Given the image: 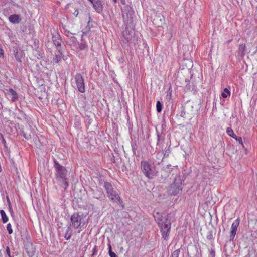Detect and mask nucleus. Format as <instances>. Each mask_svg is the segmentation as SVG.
Listing matches in <instances>:
<instances>
[{"label": "nucleus", "mask_w": 257, "mask_h": 257, "mask_svg": "<svg viewBox=\"0 0 257 257\" xmlns=\"http://www.w3.org/2000/svg\"><path fill=\"white\" fill-rule=\"evenodd\" d=\"M156 108L158 112H161L162 110V105L159 101L157 102Z\"/></svg>", "instance_id": "30"}, {"label": "nucleus", "mask_w": 257, "mask_h": 257, "mask_svg": "<svg viewBox=\"0 0 257 257\" xmlns=\"http://www.w3.org/2000/svg\"><path fill=\"white\" fill-rule=\"evenodd\" d=\"M157 145L159 146V142L161 140V136H160V135L158 132V131H157Z\"/></svg>", "instance_id": "43"}, {"label": "nucleus", "mask_w": 257, "mask_h": 257, "mask_svg": "<svg viewBox=\"0 0 257 257\" xmlns=\"http://www.w3.org/2000/svg\"><path fill=\"white\" fill-rule=\"evenodd\" d=\"M162 155H163V153H161V152H158L157 155H156V157L158 159H159L160 160V161H158L157 162V163L158 164H159L163 160L164 157H162Z\"/></svg>", "instance_id": "33"}, {"label": "nucleus", "mask_w": 257, "mask_h": 257, "mask_svg": "<svg viewBox=\"0 0 257 257\" xmlns=\"http://www.w3.org/2000/svg\"><path fill=\"white\" fill-rule=\"evenodd\" d=\"M153 217L160 228L162 238L168 240L171 230V223L169 219L168 215L154 212Z\"/></svg>", "instance_id": "1"}, {"label": "nucleus", "mask_w": 257, "mask_h": 257, "mask_svg": "<svg viewBox=\"0 0 257 257\" xmlns=\"http://www.w3.org/2000/svg\"><path fill=\"white\" fill-rule=\"evenodd\" d=\"M133 150L134 153H135V151H134V150H135V149H134V147H133Z\"/></svg>", "instance_id": "50"}, {"label": "nucleus", "mask_w": 257, "mask_h": 257, "mask_svg": "<svg viewBox=\"0 0 257 257\" xmlns=\"http://www.w3.org/2000/svg\"><path fill=\"white\" fill-rule=\"evenodd\" d=\"M181 116L183 117L184 118H186V117L188 118V116L187 115V112H185V109L183 107H182V110L181 112Z\"/></svg>", "instance_id": "38"}, {"label": "nucleus", "mask_w": 257, "mask_h": 257, "mask_svg": "<svg viewBox=\"0 0 257 257\" xmlns=\"http://www.w3.org/2000/svg\"><path fill=\"white\" fill-rule=\"evenodd\" d=\"M236 140L237 141H238L239 142V143L240 144H241L243 146V147H244V145H243V144L242 138L241 137H238L237 138H236Z\"/></svg>", "instance_id": "41"}, {"label": "nucleus", "mask_w": 257, "mask_h": 257, "mask_svg": "<svg viewBox=\"0 0 257 257\" xmlns=\"http://www.w3.org/2000/svg\"><path fill=\"white\" fill-rule=\"evenodd\" d=\"M114 3H116L117 0H113Z\"/></svg>", "instance_id": "51"}, {"label": "nucleus", "mask_w": 257, "mask_h": 257, "mask_svg": "<svg viewBox=\"0 0 257 257\" xmlns=\"http://www.w3.org/2000/svg\"><path fill=\"white\" fill-rule=\"evenodd\" d=\"M240 220L236 219L232 224L231 231L229 235V240L233 241L236 234L237 229L239 226Z\"/></svg>", "instance_id": "11"}, {"label": "nucleus", "mask_w": 257, "mask_h": 257, "mask_svg": "<svg viewBox=\"0 0 257 257\" xmlns=\"http://www.w3.org/2000/svg\"><path fill=\"white\" fill-rule=\"evenodd\" d=\"M171 153V150L170 149V147L165 150V152L163 153V157H167L169 155V154Z\"/></svg>", "instance_id": "35"}, {"label": "nucleus", "mask_w": 257, "mask_h": 257, "mask_svg": "<svg viewBox=\"0 0 257 257\" xmlns=\"http://www.w3.org/2000/svg\"><path fill=\"white\" fill-rule=\"evenodd\" d=\"M123 37L126 41V43L129 44H135V32L134 30L131 28H128L126 26L125 30L123 32Z\"/></svg>", "instance_id": "8"}, {"label": "nucleus", "mask_w": 257, "mask_h": 257, "mask_svg": "<svg viewBox=\"0 0 257 257\" xmlns=\"http://www.w3.org/2000/svg\"><path fill=\"white\" fill-rule=\"evenodd\" d=\"M141 169L145 176L149 179H152L156 175V173L149 163L146 161H142L141 163Z\"/></svg>", "instance_id": "6"}, {"label": "nucleus", "mask_w": 257, "mask_h": 257, "mask_svg": "<svg viewBox=\"0 0 257 257\" xmlns=\"http://www.w3.org/2000/svg\"><path fill=\"white\" fill-rule=\"evenodd\" d=\"M9 20L13 24H18L21 21L22 18L19 15L13 14L9 17Z\"/></svg>", "instance_id": "17"}, {"label": "nucleus", "mask_w": 257, "mask_h": 257, "mask_svg": "<svg viewBox=\"0 0 257 257\" xmlns=\"http://www.w3.org/2000/svg\"><path fill=\"white\" fill-rule=\"evenodd\" d=\"M122 16L125 26L132 24L134 16V11L130 5H125L121 8Z\"/></svg>", "instance_id": "5"}, {"label": "nucleus", "mask_w": 257, "mask_h": 257, "mask_svg": "<svg viewBox=\"0 0 257 257\" xmlns=\"http://www.w3.org/2000/svg\"><path fill=\"white\" fill-rule=\"evenodd\" d=\"M52 42L55 46L58 45V44L59 43H61L62 41L61 37L58 33L52 34Z\"/></svg>", "instance_id": "20"}, {"label": "nucleus", "mask_w": 257, "mask_h": 257, "mask_svg": "<svg viewBox=\"0 0 257 257\" xmlns=\"http://www.w3.org/2000/svg\"><path fill=\"white\" fill-rule=\"evenodd\" d=\"M171 165H168L166 167H164L160 171L161 176L163 177L162 174H164V176L163 178H166L168 177L170 173L172 171V168H171Z\"/></svg>", "instance_id": "14"}, {"label": "nucleus", "mask_w": 257, "mask_h": 257, "mask_svg": "<svg viewBox=\"0 0 257 257\" xmlns=\"http://www.w3.org/2000/svg\"><path fill=\"white\" fill-rule=\"evenodd\" d=\"M121 3L124 5H125V0H120Z\"/></svg>", "instance_id": "46"}, {"label": "nucleus", "mask_w": 257, "mask_h": 257, "mask_svg": "<svg viewBox=\"0 0 257 257\" xmlns=\"http://www.w3.org/2000/svg\"><path fill=\"white\" fill-rule=\"evenodd\" d=\"M231 137L235 139V140H236V138H237L238 137L236 136V135L235 134V136H234L233 137Z\"/></svg>", "instance_id": "49"}, {"label": "nucleus", "mask_w": 257, "mask_h": 257, "mask_svg": "<svg viewBox=\"0 0 257 257\" xmlns=\"http://www.w3.org/2000/svg\"><path fill=\"white\" fill-rule=\"evenodd\" d=\"M70 220V224L74 229H78V233L84 229L88 223V219L86 218V215L79 212L73 213L71 216Z\"/></svg>", "instance_id": "3"}, {"label": "nucleus", "mask_w": 257, "mask_h": 257, "mask_svg": "<svg viewBox=\"0 0 257 257\" xmlns=\"http://www.w3.org/2000/svg\"><path fill=\"white\" fill-rule=\"evenodd\" d=\"M57 51L60 53V54L62 55L63 52H62V47L61 45V43H59L58 45H55Z\"/></svg>", "instance_id": "34"}, {"label": "nucleus", "mask_w": 257, "mask_h": 257, "mask_svg": "<svg viewBox=\"0 0 257 257\" xmlns=\"http://www.w3.org/2000/svg\"><path fill=\"white\" fill-rule=\"evenodd\" d=\"M183 108H184L185 112H187L188 118H191L195 112L192 104L190 102H187L183 106Z\"/></svg>", "instance_id": "12"}, {"label": "nucleus", "mask_w": 257, "mask_h": 257, "mask_svg": "<svg viewBox=\"0 0 257 257\" xmlns=\"http://www.w3.org/2000/svg\"><path fill=\"white\" fill-rule=\"evenodd\" d=\"M7 95L11 101L14 102L18 99V96L17 92L12 88H9L6 90Z\"/></svg>", "instance_id": "13"}, {"label": "nucleus", "mask_w": 257, "mask_h": 257, "mask_svg": "<svg viewBox=\"0 0 257 257\" xmlns=\"http://www.w3.org/2000/svg\"><path fill=\"white\" fill-rule=\"evenodd\" d=\"M230 92L229 90L225 88L224 89L223 92L221 94V96L223 98H226L228 97V96L230 95Z\"/></svg>", "instance_id": "27"}, {"label": "nucleus", "mask_w": 257, "mask_h": 257, "mask_svg": "<svg viewBox=\"0 0 257 257\" xmlns=\"http://www.w3.org/2000/svg\"><path fill=\"white\" fill-rule=\"evenodd\" d=\"M182 182L180 178V177L176 178L173 183L171 185L170 187V194L172 195L175 196L180 193L182 189Z\"/></svg>", "instance_id": "7"}, {"label": "nucleus", "mask_w": 257, "mask_h": 257, "mask_svg": "<svg viewBox=\"0 0 257 257\" xmlns=\"http://www.w3.org/2000/svg\"><path fill=\"white\" fill-rule=\"evenodd\" d=\"M216 233V229L213 228L211 230H210L207 234L206 238L207 239L210 240L211 243H213L214 240V235Z\"/></svg>", "instance_id": "21"}, {"label": "nucleus", "mask_w": 257, "mask_h": 257, "mask_svg": "<svg viewBox=\"0 0 257 257\" xmlns=\"http://www.w3.org/2000/svg\"><path fill=\"white\" fill-rule=\"evenodd\" d=\"M103 187L106 191L108 198L112 202H115L117 204L122 203L118 193L114 190L112 184L108 182H104Z\"/></svg>", "instance_id": "4"}, {"label": "nucleus", "mask_w": 257, "mask_h": 257, "mask_svg": "<svg viewBox=\"0 0 257 257\" xmlns=\"http://www.w3.org/2000/svg\"><path fill=\"white\" fill-rule=\"evenodd\" d=\"M61 55H61V54L55 55L54 56V57L53 58L52 62L54 63H57L59 62L61 60Z\"/></svg>", "instance_id": "28"}, {"label": "nucleus", "mask_w": 257, "mask_h": 257, "mask_svg": "<svg viewBox=\"0 0 257 257\" xmlns=\"http://www.w3.org/2000/svg\"><path fill=\"white\" fill-rule=\"evenodd\" d=\"M7 202L8 204L9 210L11 213L12 217H14V213L13 210L12 209V205H11L10 200L8 196L7 197Z\"/></svg>", "instance_id": "26"}, {"label": "nucleus", "mask_w": 257, "mask_h": 257, "mask_svg": "<svg viewBox=\"0 0 257 257\" xmlns=\"http://www.w3.org/2000/svg\"><path fill=\"white\" fill-rule=\"evenodd\" d=\"M0 214L2 217V221L3 223H6L8 221V218L5 212L3 210H0Z\"/></svg>", "instance_id": "24"}, {"label": "nucleus", "mask_w": 257, "mask_h": 257, "mask_svg": "<svg viewBox=\"0 0 257 257\" xmlns=\"http://www.w3.org/2000/svg\"><path fill=\"white\" fill-rule=\"evenodd\" d=\"M209 255L210 257L215 256V251L214 248H211L210 250H209Z\"/></svg>", "instance_id": "39"}, {"label": "nucleus", "mask_w": 257, "mask_h": 257, "mask_svg": "<svg viewBox=\"0 0 257 257\" xmlns=\"http://www.w3.org/2000/svg\"><path fill=\"white\" fill-rule=\"evenodd\" d=\"M0 138L1 139L2 143L3 144V145L4 146V148H5V149L6 150V151L8 153H10V150L8 148V147L7 146V144H6V140H5L4 137V135L2 133H0Z\"/></svg>", "instance_id": "22"}, {"label": "nucleus", "mask_w": 257, "mask_h": 257, "mask_svg": "<svg viewBox=\"0 0 257 257\" xmlns=\"http://www.w3.org/2000/svg\"><path fill=\"white\" fill-rule=\"evenodd\" d=\"M7 230L9 234H11L13 233V230L12 229V226L10 223L7 224Z\"/></svg>", "instance_id": "36"}, {"label": "nucleus", "mask_w": 257, "mask_h": 257, "mask_svg": "<svg viewBox=\"0 0 257 257\" xmlns=\"http://www.w3.org/2000/svg\"><path fill=\"white\" fill-rule=\"evenodd\" d=\"M246 49V46L245 44H241L239 45L238 49V54L241 55L242 56L245 55V51Z\"/></svg>", "instance_id": "23"}, {"label": "nucleus", "mask_w": 257, "mask_h": 257, "mask_svg": "<svg viewBox=\"0 0 257 257\" xmlns=\"http://www.w3.org/2000/svg\"><path fill=\"white\" fill-rule=\"evenodd\" d=\"M187 61H188V62L190 63L189 67H191V66H192V62H191V61H189L188 60H187Z\"/></svg>", "instance_id": "48"}, {"label": "nucleus", "mask_w": 257, "mask_h": 257, "mask_svg": "<svg viewBox=\"0 0 257 257\" xmlns=\"http://www.w3.org/2000/svg\"><path fill=\"white\" fill-rule=\"evenodd\" d=\"M88 47L86 43L83 41V38L82 37L81 42L78 44V48L81 50H83L87 49Z\"/></svg>", "instance_id": "25"}, {"label": "nucleus", "mask_w": 257, "mask_h": 257, "mask_svg": "<svg viewBox=\"0 0 257 257\" xmlns=\"http://www.w3.org/2000/svg\"><path fill=\"white\" fill-rule=\"evenodd\" d=\"M6 253H7V254L8 255V256L9 257H13V256L11 255L10 248H9V247L8 246H7V248H6Z\"/></svg>", "instance_id": "42"}, {"label": "nucleus", "mask_w": 257, "mask_h": 257, "mask_svg": "<svg viewBox=\"0 0 257 257\" xmlns=\"http://www.w3.org/2000/svg\"><path fill=\"white\" fill-rule=\"evenodd\" d=\"M72 226L69 224L67 225V228L65 230V234L64 237L66 240H68L71 238L72 234Z\"/></svg>", "instance_id": "18"}, {"label": "nucleus", "mask_w": 257, "mask_h": 257, "mask_svg": "<svg viewBox=\"0 0 257 257\" xmlns=\"http://www.w3.org/2000/svg\"><path fill=\"white\" fill-rule=\"evenodd\" d=\"M24 243L25 250L28 255L30 257L33 256L35 252V248L33 244L28 239L24 241Z\"/></svg>", "instance_id": "10"}, {"label": "nucleus", "mask_w": 257, "mask_h": 257, "mask_svg": "<svg viewBox=\"0 0 257 257\" xmlns=\"http://www.w3.org/2000/svg\"><path fill=\"white\" fill-rule=\"evenodd\" d=\"M93 5L94 8L95 10L100 13L102 11V6L101 5V1L100 0H88Z\"/></svg>", "instance_id": "15"}, {"label": "nucleus", "mask_w": 257, "mask_h": 257, "mask_svg": "<svg viewBox=\"0 0 257 257\" xmlns=\"http://www.w3.org/2000/svg\"><path fill=\"white\" fill-rule=\"evenodd\" d=\"M97 251V247L96 246H95L93 248L92 256H93L96 253Z\"/></svg>", "instance_id": "44"}, {"label": "nucleus", "mask_w": 257, "mask_h": 257, "mask_svg": "<svg viewBox=\"0 0 257 257\" xmlns=\"http://www.w3.org/2000/svg\"><path fill=\"white\" fill-rule=\"evenodd\" d=\"M120 60H123V58H121V59H120Z\"/></svg>", "instance_id": "52"}, {"label": "nucleus", "mask_w": 257, "mask_h": 257, "mask_svg": "<svg viewBox=\"0 0 257 257\" xmlns=\"http://www.w3.org/2000/svg\"><path fill=\"white\" fill-rule=\"evenodd\" d=\"M162 175H163V176H164V174H162ZM163 177L161 176V179H160V181H164L166 179V178H163Z\"/></svg>", "instance_id": "45"}, {"label": "nucleus", "mask_w": 257, "mask_h": 257, "mask_svg": "<svg viewBox=\"0 0 257 257\" xmlns=\"http://www.w3.org/2000/svg\"><path fill=\"white\" fill-rule=\"evenodd\" d=\"M74 79L78 90L81 93L84 92L85 90L84 81L81 74L77 73L75 76Z\"/></svg>", "instance_id": "9"}, {"label": "nucleus", "mask_w": 257, "mask_h": 257, "mask_svg": "<svg viewBox=\"0 0 257 257\" xmlns=\"http://www.w3.org/2000/svg\"><path fill=\"white\" fill-rule=\"evenodd\" d=\"M93 195L95 198L100 200L103 199L105 196L103 192L99 190L93 191Z\"/></svg>", "instance_id": "19"}, {"label": "nucleus", "mask_w": 257, "mask_h": 257, "mask_svg": "<svg viewBox=\"0 0 257 257\" xmlns=\"http://www.w3.org/2000/svg\"><path fill=\"white\" fill-rule=\"evenodd\" d=\"M79 14V10L78 8L75 7L74 8V11L73 12V14L75 16L77 17Z\"/></svg>", "instance_id": "40"}, {"label": "nucleus", "mask_w": 257, "mask_h": 257, "mask_svg": "<svg viewBox=\"0 0 257 257\" xmlns=\"http://www.w3.org/2000/svg\"><path fill=\"white\" fill-rule=\"evenodd\" d=\"M227 134L230 137H233L235 136V134L233 130L231 127H227L226 129Z\"/></svg>", "instance_id": "31"}, {"label": "nucleus", "mask_w": 257, "mask_h": 257, "mask_svg": "<svg viewBox=\"0 0 257 257\" xmlns=\"http://www.w3.org/2000/svg\"><path fill=\"white\" fill-rule=\"evenodd\" d=\"M108 253L110 257H117L116 254L112 251L111 246L110 243L108 244Z\"/></svg>", "instance_id": "29"}, {"label": "nucleus", "mask_w": 257, "mask_h": 257, "mask_svg": "<svg viewBox=\"0 0 257 257\" xmlns=\"http://www.w3.org/2000/svg\"><path fill=\"white\" fill-rule=\"evenodd\" d=\"M180 252V249H176L172 253L171 257H179Z\"/></svg>", "instance_id": "32"}, {"label": "nucleus", "mask_w": 257, "mask_h": 257, "mask_svg": "<svg viewBox=\"0 0 257 257\" xmlns=\"http://www.w3.org/2000/svg\"><path fill=\"white\" fill-rule=\"evenodd\" d=\"M13 53L15 56L16 60L18 62H22V58L23 56V51L18 48H16L13 50Z\"/></svg>", "instance_id": "16"}, {"label": "nucleus", "mask_w": 257, "mask_h": 257, "mask_svg": "<svg viewBox=\"0 0 257 257\" xmlns=\"http://www.w3.org/2000/svg\"><path fill=\"white\" fill-rule=\"evenodd\" d=\"M185 82L186 83V86H185V89L188 90H190L191 89V85H190V81L185 80Z\"/></svg>", "instance_id": "37"}, {"label": "nucleus", "mask_w": 257, "mask_h": 257, "mask_svg": "<svg viewBox=\"0 0 257 257\" xmlns=\"http://www.w3.org/2000/svg\"><path fill=\"white\" fill-rule=\"evenodd\" d=\"M3 54H4L3 50L2 48H0V54L3 55Z\"/></svg>", "instance_id": "47"}, {"label": "nucleus", "mask_w": 257, "mask_h": 257, "mask_svg": "<svg viewBox=\"0 0 257 257\" xmlns=\"http://www.w3.org/2000/svg\"><path fill=\"white\" fill-rule=\"evenodd\" d=\"M120 60H123V58H121V59H120Z\"/></svg>", "instance_id": "53"}, {"label": "nucleus", "mask_w": 257, "mask_h": 257, "mask_svg": "<svg viewBox=\"0 0 257 257\" xmlns=\"http://www.w3.org/2000/svg\"><path fill=\"white\" fill-rule=\"evenodd\" d=\"M54 168L55 171V178L58 184L64 190H66L69 185L67 177L68 171L66 168L59 164L55 159H53Z\"/></svg>", "instance_id": "2"}]
</instances>
